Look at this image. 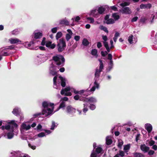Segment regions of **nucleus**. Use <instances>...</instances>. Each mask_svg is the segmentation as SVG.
Listing matches in <instances>:
<instances>
[{
  "instance_id": "72a5a7b5",
  "label": "nucleus",
  "mask_w": 157,
  "mask_h": 157,
  "mask_svg": "<svg viewBox=\"0 0 157 157\" xmlns=\"http://www.w3.org/2000/svg\"><path fill=\"white\" fill-rule=\"evenodd\" d=\"M97 52L98 51L97 50L95 49H94L92 50L91 51V54L92 55L95 56L96 55Z\"/></svg>"
},
{
  "instance_id": "a18cd8bd",
  "label": "nucleus",
  "mask_w": 157,
  "mask_h": 157,
  "mask_svg": "<svg viewBox=\"0 0 157 157\" xmlns=\"http://www.w3.org/2000/svg\"><path fill=\"white\" fill-rule=\"evenodd\" d=\"M45 40L46 38L44 37L43 38L41 42V45L42 46H44L45 45Z\"/></svg>"
},
{
  "instance_id": "f3484780",
  "label": "nucleus",
  "mask_w": 157,
  "mask_h": 157,
  "mask_svg": "<svg viewBox=\"0 0 157 157\" xmlns=\"http://www.w3.org/2000/svg\"><path fill=\"white\" fill-rule=\"evenodd\" d=\"M12 113L17 116H20V112L17 108H14L12 112Z\"/></svg>"
},
{
  "instance_id": "0e129e2a",
  "label": "nucleus",
  "mask_w": 157,
  "mask_h": 157,
  "mask_svg": "<svg viewBox=\"0 0 157 157\" xmlns=\"http://www.w3.org/2000/svg\"><path fill=\"white\" fill-rule=\"evenodd\" d=\"M108 59L109 60H112V56L111 54H108Z\"/></svg>"
},
{
  "instance_id": "2eb2a0df",
  "label": "nucleus",
  "mask_w": 157,
  "mask_h": 157,
  "mask_svg": "<svg viewBox=\"0 0 157 157\" xmlns=\"http://www.w3.org/2000/svg\"><path fill=\"white\" fill-rule=\"evenodd\" d=\"M151 7V4L148 3L147 4H141L140 6V8L141 9L145 8H150Z\"/></svg>"
},
{
  "instance_id": "79ce46f5",
  "label": "nucleus",
  "mask_w": 157,
  "mask_h": 157,
  "mask_svg": "<svg viewBox=\"0 0 157 157\" xmlns=\"http://www.w3.org/2000/svg\"><path fill=\"white\" fill-rule=\"evenodd\" d=\"M38 136L39 137H42L45 136V134L44 132H41L38 134Z\"/></svg>"
},
{
  "instance_id": "052dcab7",
  "label": "nucleus",
  "mask_w": 157,
  "mask_h": 157,
  "mask_svg": "<svg viewBox=\"0 0 157 157\" xmlns=\"http://www.w3.org/2000/svg\"><path fill=\"white\" fill-rule=\"evenodd\" d=\"M102 38L104 41L105 42H106L108 39L107 37L106 36L103 35L102 36Z\"/></svg>"
},
{
  "instance_id": "864d4df0",
  "label": "nucleus",
  "mask_w": 157,
  "mask_h": 157,
  "mask_svg": "<svg viewBox=\"0 0 157 157\" xmlns=\"http://www.w3.org/2000/svg\"><path fill=\"white\" fill-rule=\"evenodd\" d=\"M80 37L79 36H75L74 37V39L76 41L79 40Z\"/></svg>"
},
{
  "instance_id": "1a4fd4ad",
  "label": "nucleus",
  "mask_w": 157,
  "mask_h": 157,
  "mask_svg": "<svg viewBox=\"0 0 157 157\" xmlns=\"http://www.w3.org/2000/svg\"><path fill=\"white\" fill-rule=\"evenodd\" d=\"M89 15L90 16L97 17H98V9H95L92 10Z\"/></svg>"
},
{
  "instance_id": "5701e85b",
  "label": "nucleus",
  "mask_w": 157,
  "mask_h": 157,
  "mask_svg": "<svg viewBox=\"0 0 157 157\" xmlns=\"http://www.w3.org/2000/svg\"><path fill=\"white\" fill-rule=\"evenodd\" d=\"M105 10V8L102 6L99 7V14H103L104 13Z\"/></svg>"
},
{
  "instance_id": "3c124183",
  "label": "nucleus",
  "mask_w": 157,
  "mask_h": 157,
  "mask_svg": "<svg viewBox=\"0 0 157 157\" xmlns=\"http://www.w3.org/2000/svg\"><path fill=\"white\" fill-rule=\"evenodd\" d=\"M57 79V76H56L53 78V84L54 85H56V80Z\"/></svg>"
},
{
  "instance_id": "bf43d9fd",
  "label": "nucleus",
  "mask_w": 157,
  "mask_h": 157,
  "mask_svg": "<svg viewBox=\"0 0 157 157\" xmlns=\"http://www.w3.org/2000/svg\"><path fill=\"white\" fill-rule=\"evenodd\" d=\"M28 145L29 147H30L33 150H35L36 148V147L35 146H32L30 144H29Z\"/></svg>"
},
{
  "instance_id": "39448f33",
  "label": "nucleus",
  "mask_w": 157,
  "mask_h": 157,
  "mask_svg": "<svg viewBox=\"0 0 157 157\" xmlns=\"http://www.w3.org/2000/svg\"><path fill=\"white\" fill-rule=\"evenodd\" d=\"M54 104L52 103H48L46 101H44L42 103V106L45 109L47 108L48 106H50L52 108V109H54Z\"/></svg>"
},
{
  "instance_id": "dca6fc26",
  "label": "nucleus",
  "mask_w": 157,
  "mask_h": 157,
  "mask_svg": "<svg viewBox=\"0 0 157 157\" xmlns=\"http://www.w3.org/2000/svg\"><path fill=\"white\" fill-rule=\"evenodd\" d=\"M10 41L11 44H15L21 42L19 39L16 38H11L10 40Z\"/></svg>"
},
{
  "instance_id": "e433bc0d",
  "label": "nucleus",
  "mask_w": 157,
  "mask_h": 157,
  "mask_svg": "<svg viewBox=\"0 0 157 157\" xmlns=\"http://www.w3.org/2000/svg\"><path fill=\"white\" fill-rule=\"evenodd\" d=\"M84 108L83 109V111L84 113H86L88 111V109L87 106L88 105L86 104H84Z\"/></svg>"
},
{
  "instance_id": "9d476101",
  "label": "nucleus",
  "mask_w": 157,
  "mask_h": 157,
  "mask_svg": "<svg viewBox=\"0 0 157 157\" xmlns=\"http://www.w3.org/2000/svg\"><path fill=\"white\" fill-rule=\"evenodd\" d=\"M141 150L144 153L147 152L149 150V147L147 146L145 144H141L140 146Z\"/></svg>"
},
{
  "instance_id": "2f4dec72",
  "label": "nucleus",
  "mask_w": 157,
  "mask_h": 157,
  "mask_svg": "<svg viewBox=\"0 0 157 157\" xmlns=\"http://www.w3.org/2000/svg\"><path fill=\"white\" fill-rule=\"evenodd\" d=\"M88 101L91 103H94L97 101L94 98L90 97L88 99Z\"/></svg>"
},
{
  "instance_id": "b1692460",
  "label": "nucleus",
  "mask_w": 157,
  "mask_h": 157,
  "mask_svg": "<svg viewBox=\"0 0 157 157\" xmlns=\"http://www.w3.org/2000/svg\"><path fill=\"white\" fill-rule=\"evenodd\" d=\"M115 22L114 20L112 18H110L108 19L106 22L104 21V23H106L107 24L109 25L110 24H113Z\"/></svg>"
},
{
  "instance_id": "7ed1b4c3",
  "label": "nucleus",
  "mask_w": 157,
  "mask_h": 157,
  "mask_svg": "<svg viewBox=\"0 0 157 157\" xmlns=\"http://www.w3.org/2000/svg\"><path fill=\"white\" fill-rule=\"evenodd\" d=\"M53 109H51L50 108H47V110L43 109L42 111V115L45 114V116L47 117L51 114L53 111Z\"/></svg>"
},
{
  "instance_id": "20e7f679",
  "label": "nucleus",
  "mask_w": 157,
  "mask_h": 157,
  "mask_svg": "<svg viewBox=\"0 0 157 157\" xmlns=\"http://www.w3.org/2000/svg\"><path fill=\"white\" fill-rule=\"evenodd\" d=\"M66 111L68 114H72L76 112V109L70 105L67 106L66 107Z\"/></svg>"
},
{
  "instance_id": "423d86ee",
  "label": "nucleus",
  "mask_w": 157,
  "mask_h": 157,
  "mask_svg": "<svg viewBox=\"0 0 157 157\" xmlns=\"http://www.w3.org/2000/svg\"><path fill=\"white\" fill-rule=\"evenodd\" d=\"M45 46L49 49H53L56 47V44L55 43L52 44L51 41H48L46 43Z\"/></svg>"
},
{
  "instance_id": "c03bdc74",
  "label": "nucleus",
  "mask_w": 157,
  "mask_h": 157,
  "mask_svg": "<svg viewBox=\"0 0 157 157\" xmlns=\"http://www.w3.org/2000/svg\"><path fill=\"white\" fill-rule=\"evenodd\" d=\"M123 144V141L121 140V141H118L117 146L119 147H121Z\"/></svg>"
},
{
  "instance_id": "5fc2aeb1",
  "label": "nucleus",
  "mask_w": 157,
  "mask_h": 157,
  "mask_svg": "<svg viewBox=\"0 0 157 157\" xmlns=\"http://www.w3.org/2000/svg\"><path fill=\"white\" fill-rule=\"evenodd\" d=\"M109 14H107L106 15L104 18V21H107L108 20V19H109Z\"/></svg>"
},
{
  "instance_id": "49530a36",
  "label": "nucleus",
  "mask_w": 157,
  "mask_h": 157,
  "mask_svg": "<svg viewBox=\"0 0 157 157\" xmlns=\"http://www.w3.org/2000/svg\"><path fill=\"white\" fill-rule=\"evenodd\" d=\"M140 133H138L136 135V142H138V140L140 139Z\"/></svg>"
},
{
  "instance_id": "a211bd4d",
  "label": "nucleus",
  "mask_w": 157,
  "mask_h": 157,
  "mask_svg": "<svg viewBox=\"0 0 157 157\" xmlns=\"http://www.w3.org/2000/svg\"><path fill=\"white\" fill-rule=\"evenodd\" d=\"M59 78L61 80V85L62 87H64L66 86V80L64 78H63L61 76H59Z\"/></svg>"
},
{
  "instance_id": "c9c22d12",
  "label": "nucleus",
  "mask_w": 157,
  "mask_h": 157,
  "mask_svg": "<svg viewBox=\"0 0 157 157\" xmlns=\"http://www.w3.org/2000/svg\"><path fill=\"white\" fill-rule=\"evenodd\" d=\"M56 126V123L54 121H52V125L50 128V129L53 130L54 129L55 127Z\"/></svg>"
},
{
  "instance_id": "4c0bfd02",
  "label": "nucleus",
  "mask_w": 157,
  "mask_h": 157,
  "mask_svg": "<svg viewBox=\"0 0 157 157\" xmlns=\"http://www.w3.org/2000/svg\"><path fill=\"white\" fill-rule=\"evenodd\" d=\"M129 5V3L126 2H124V3H122L120 4V5L123 7H124L126 6H128Z\"/></svg>"
},
{
  "instance_id": "680f3d73",
  "label": "nucleus",
  "mask_w": 157,
  "mask_h": 157,
  "mask_svg": "<svg viewBox=\"0 0 157 157\" xmlns=\"http://www.w3.org/2000/svg\"><path fill=\"white\" fill-rule=\"evenodd\" d=\"M155 152L154 151L150 150L148 152V154L150 155H153L154 154Z\"/></svg>"
},
{
  "instance_id": "e2e57ef3",
  "label": "nucleus",
  "mask_w": 157,
  "mask_h": 157,
  "mask_svg": "<svg viewBox=\"0 0 157 157\" xmlns=\"http://www.w3.org/2000/svg\"><path fill=\"white\" fill-rule=\"evenodd\" d=\"M10 128V126L9 124H6L5 126V129L8 130Z\"/></svg>"
},
{
  "instance_id": "0eeeda50",
  "label": "nucleus",
  "mask_w": 157,
  "mask_h": 157,
  "mask_svg": "<svg viewBox=\"0 0 157 157\" xmlns=\"http://www.w3.org/2000/svg\"><path fill=\"white\" fill-rule=\"evenodd\" d=\"M50 73L53 76L56 75L57 74L56 72V67L54 65L51 67L49 69Z\"/></svg>"
},
{
  "instance_id": "8fccbe9b",
  "label": "nucleus",
  "mask_w": 157,
  "mask_h": 157,
  "mask_svg": "<svg viewBox=\"0 0 157 157\" xmlns=\"http://www.w3.org/2000/svg\"><path fill=\"white\" fill-rule=\"evenodd\" d=\"M42 115V112L41 113H36V114H34L33 115V116L34 117H38L39 116H41Z\"/></svg>"
},
{
  "instance_id": "ea45409f",
  "label": "nucleus",
  "mask_w": 157,
  "mask_h": 157,
  "mask_svg": "<svg viewBox=\"0 0 157 157\" xmlns=\"http://www.w3.org/2000/svg\"><path fill=\"white\" fill-rule=\"evenodd\" d=\"M118 155H120L121 156L123 157L125 156V153L122 150H120L119 151V153H118Z\"/></svg>"
},
{
  "instance_id": "6e6552de",
  "label": "nucleus",
  "mask_w": 157,
  "mask_h": 157,
  "mask_svg": "<svg viewBox=\"0 0 157 157\" xmlns=\"http://www.w3.org/2000/svg\"><path fill=\"white\" fill-rule=\"evenodd\" d=\"M122 13L126 14H130L131 13V11L128 7H122L121 11Z\"/></svg>"
},
{
  "instance_id": "7c9ffc66",
  "label": "nucleus",
  "mask_w": 157,
  "mask_h": 157,
  "mask_svg": "<svg viewBox=\"0 0 157 157\" xmlns=\"http://www.w3.org/2000/svg\"><path fill=\"white\" fill-rule=\"evenodd\" d=\"M130 148V146L129 144H128L125 145L124 147V150L126 152H128L127 150H129Z\"/></svg>"
},
{
  "instance_id": "a19ab883",
  "label": "nucleus",
  "mask_w": 157,
  "mask_h": 157,
  "mask_svg": "<svg viewBox=\"0 0 157 157\" xmlns=\"http://www.w3.org/2000/svg\"><path fill=\"white\" fill-rule=\"evenodd\" d=\"M101 56L103 57L105 56L106 55L108 54L107 52L106 51H105V52L103 51H101Z\"/></svg>"
},
{
  "instance_id": "f03ea898",
  "label": "nucleus",
  "mask_w": 157,
  "mask_h": 157,
  "mask_svg": "<svg viewBox=\"0 0 157 157\" xmlns=\"http://www.w3.org/2000/svg\"><path fill=\"white\" fill-rule=\"evenodd\" d=\"M66 47V42L64 39L63 38L60 39L57 44L58 52H62L64 50Z\"/></svg>"
},
{
  "instance_id": "09e8293b",
  "label": "nucleus",
  "mask_w": 157,
  "mask_h": 157,
  "mask_svg": "<svg viewBox=\"0 0 157 157\" xmlns=\"http://www.w3.org/2000/svg\"><path fill=\"white\" fill-rule=\"evenodd\" d=\"M87 19L88 20H89V21H90V23H93L94 21V18H92L91 17H87Z\"/></svg>"
},
{
  "instance_id": "de8ad7c7",
  "label": "nucleus",
  "mask_w": 157,
  "mask_h": 157,
  "mask_svg": "<svg viewBox=\"0 0 157 157\" xmlns=\"http://www.w3.org/2000/svg\"><path fill=\"white\" fill-rule=\"evenodd\" d=\"M57 30V27H54L51 29V31L52 33H56Z\"/></svg>"
},
{
  "instance_id": "774afa93",
  "label": "nucleus",
  "mask_w": 157,
  "mask_h": 157,
  "mask_svg": "<svg viewBox=\"0 0 157 157\" xmlns=\"http://www.w3.org/2000/svg\"><path fill=\"white\" fill-rule=\"evenodd\" d=\"M97 157V154L96 153L93 152L92 153L90 157Z\"/></svg>"
},
{
  "instance_id": "ddd939ff",
  "label": "nucleus",
  "mask_w": 157,
  "mask_h": 157,
  "mask_svg": "<svg viewBox=\"0 0 157 157\" xmlns=\"http://www.w3.org/2000/svg\"><path fill=\"white\" fill-rule=\"evenodd\" d=\"M110 138L109 136H107L106 138V144L107 145L111 144L113 143V140Z\"/></svg>"
},
{
  "instance_id": "6ab92c4d",
  "label": "nucleus",
  "mask_w": 157,
  "mask_h": 157,
  "mask_svg": "<svg viewBox=\"0 0 157 157\" xmlns=\"http://www.w3.org/2000/svg\"><path fill=\"white\" fill-rule=\"evenodd\" d=\"M11 132H8L7 134V136L8 138L9 139H11L14 136V133H13V128H11Z\"/></svg>"
},
{
  "instance_id": "393cba45",
  "label": "nucleus",
  "mask_w": 157,
  "mask_h": 157,
  "mask_svg": "<svg viewBox=\"0 0 157 157\" xmlns=\"http://www.w3.org/2000/svg\"><path fill=\"white\" fill-rule=\"evenodd\" d=\"M8 124H11L13 126L12 128H13V127L17 128L18 126L17 124L14 121L12 120L11 121H10L8 122Z\"/></svg>"
},
{
  "instance_id": "aec40b11",
  "label": "nucleus",
  "mask_w": 157,
  "mask_h": 157,
  "mask_svg": "<svg viewBox=\"0 0 157 157\" xmlns=\"http://www.w3.org/2000/svg\"><path fill=\"white\" fill-rule=\"evenodd\" d=\"M59 24L68 25H69V23L66 19H62L59 21Z\"/></svg>"
},
{
  "instance_id": "603ef678",
  "label": "nucleus",
  "mask_w": 157,
  "mask_h": 157,
  "mask_svg": "<svg viewBox=\"0 0 157 157\" xmlns=\"http://www.w3.org/2000/svg\"><path fill=\"white\" fill-rule=\"evenodd\" d=\"M138 17L137 16L134 17L131 20L132 22H135L137 21Z\"/></svg>"
},
{
  "instance_id": "f257e3e1",
  "label": "nucleus",
  "mask_w": 157,
  "mask_h": 157,
  "mask_svg": "<svg viewBox=\"0 0 157 157\" xmlns=\"http://www.w3.org/2000/svg\"><path fill=\"white\" fill-rule=\"evenodd\" d=\"M52 59L56 62V64L57 66H60L62 63L63 64L65 61L63 56L62 55H57L52 57Z\"/></svg>"
},
{
  "instance_id": "69168bd1",
  "label": "nucleus",
  "mask_w": 157,
  "mask_h": 157,
  "mask_svg": "<svg viewBox=\"0 0 157 157\" xmlns=\"http://www.w3.org/2000/svg\"><path fill=\"white\" fill-rule=\"evenodd\" d=\"M42 128V125L40 124H38V125L37 126V130H40V129H41Z\"/></svg>"
},
{
  "instance_id": "4468645a",
  "label": "nucleus",
  "mask_w": 157,
  "mask_h": 157,
  "mask_svg": "<svg viewBox=\"0 0 157 157\" xmlns=\"http://www.w3.org/2000/svg\"><path fill=\"white\" fill-rule=\"evenodd\" d=\"M22 129H25L26 130H29L31 128V126L30 125H27L25 123H23L21 126Z\"/></svg>"
},
{
  "instance_id": "4d7b16f0",
  "label": "nucleus",
  "mask_w": 157,
  "mask_h": 157,
  "mask_svg": "<svg viewBox=\"0 0 157 157\" xmlns=\"http://www.w3.org/2000/svg\"><path fill=\"white\" fill-rule=\"evenodd\" d=\"M74 99L75 100H78L79 99V96L78 95H76L74 96Z\"/></svg>"
},
{
  "instance_id": "338daca9",
  "label": "nucleus",
  "mask_w": 157,
  "mask_h": 157,
  "mask_svg": "<svg viewBox=\"0 0 157 157\" xmlns=\"http://www.w3.org/2000/svg\"><path fill=\"white\" fill-rule=\"evenodd\" d=\"M149 145L150 146H152L155 143V142L154 140H151L149 143Z\"/></svg>"
},
{
  "instance_id": "c756f323",
  "label": "nucleus",
  "mask_w": 157,
  "mask_h": 157,
  "mask_svg": "<svg viewBox=\"0 0 157 157\" xmlns=\"http://www.w3.org/2000/svg\"><path fill=\"white\" fill-rule=\"evenodd\" d=\"M100 62V67L99 70V72L102 71V69H103L104 67L103 64L101 60H99Z\"/></svg>"
},
{
  "instance_id": "58836bf2",
  "label": "nucleus",
  "mask_w": 157,
  "mask_h": 157,
  "mask_svg": "<svg viewBox=\"0 0 157 157\" xmlns=\"http://www.w3.org/2000/svg\"><path fill=\"white\" fill-rule=\"evenodd\" d=\"M133 36L132 35H131L128 38V41L129 43L131 44L132 43V39H133Z\"/></svg>"
},
{
  "instance_id": "473e14b6",
  "label": "nucleus",
  "mask_w": 157,
  "mask_h": 157,
  "mask_svg": "<svg viewBox=\"0 0 157 157\" xmlns=\"http://www.w3.org/2000/svg\"><path fill=\"white\" fill-rule=\"evenodd\" d=\"M72 35L69 33L66 34L65 38L67 41H68L71 38Z\"/></svg>"
},
{
  "instance_id": "a878e982",
  "label": "nucleus",
  "mask_w": 157,
  "mask_h": 157,
  "mask_svg": "<svg viewBox=\"0 0 157 157\" xmlns=\"http://www.w3.org/2000/svg\"><path fill=\"white\" fill-rule=\"evenodd\" d=\"M112 17L114 18L115 21H117L120 18L119 16L117 14V13H114L112 14Z\"/></svg>"
},
{
  "instance_id": "f704fd0d",
  "label": "nucleus",
  "mask_w": 157,
  "mask_h": 157,
  "mask_svg": "<svg viewBox=\"0 0 157 157\" xmlns=\"http://www.w3.org/2000/svg\"><path fill=\"white\" fill-rule=\"evenodd\" d=\"M65 102L64 101H62L60 103V104L59 106V109H60L63 108L65 106Z\"/></svg>"
},
{
  "instance_id": "bb28decb",
  "label": "nucleus",
  "mask_w": 157,
  "mask_h": 157,
  "mask_svg": "<svg viewBox=\"0 0 157 157\" xmlns=\"http://www.w3.org/2000/svg\"><path fill=\"white\" fill-rule=\"evenodd\" d=\"M99 28H100L101 30L104 31V32L107 33H108L109 32V31L107 29V28L105 26H104L102 25H100L99 27Z\"/></svg>"
},
{
  "instance_id": "37998d69",
  "label": "nucleus",
  "mask_w": 157,
  "mask_h": 157,
  "mask_svg": "<svg viewBox=\"0 0 157 157\" xmlns=\"http://www.w3.org/2000/svg\"><path fill=\"white\" fill-rule=\"evenodd\" d=\"M89 107L90 109L92 110L96 108L95 106L94 105L92 104H90Z\"/></svg>"
},
{
  "instance_id": "c85d7f7f",
  "label": "nucleus",
  "mask_w": 157,
  "mask_h": 157,
  "mask_svg": "<svg viewBox=\"0 0 157 157\" xmlns=\"http://www.w3.org/2000/svg\"><path fill=\"white\" fill-rule=\"evenodd\" d=\"M63 35V33L61 32H58L57 33L56 36V40H58L59 38H61Z\"/></svg>"
},
{
  "instance_id": "f8f14e48",
  "label": "nucleus",
  "mask_w": 157,
  "mask_h": 157,
  "mask_svg": "<svg viewBox=\"0 0 157 157\" xmlns=\"http://www.w3.org/2000/svg\"><path fill=\"white\" fill-rule=\"evenodd\" d=\"M145 129L149 133H150L152 130V127L150 124H145Z\"/></svg>"
},
{
  "instance_id": "6e6d98bb",
  "label": "nucleus",
  "mask_w": 157,
  "mask_h": 157,
  "mask_svg": "<svg viewBox=\"0 0 157 157\" xmlns=\"http://www.w3.org/2000/svg\"><path fill=\"white\" fill-rule=\"evenodd\" d=\"M103 43L104 46L105 47V48H106L109 47V45H108V44L107 42H105V41H103Z\"/></svg>"
},
{
  "instance_id": "4be33fe9",
  "label": "nucleus",
  "mask_w": 157,
  "mask_h": 157,
  "mask_svg": "<svg viewBox=\"0 0 157 157\" xmlns=\"http://www.w3.org/2000/svg\"><path fill=\"white\" fill-rule=\"evenodd\" d=\"M95 86H93L89 90L90 92H93L95 90L96 87L97 88H98V83L95 80L94 82Z\"/></svg>"
},
{
  "instance_id": "13d9d810",
  "label": "nucleus",
  "mask_w": 157,
  "mask_h": 157,
  "mask_svg": "<svg viewBox=\"0 0 157 157\" xmlns=\"http://www.w3.org/2000/svg\"><path fill=\"white\" fill-rule=\"evenodd\" d=\"M111 8L112 10H114V11H117V8L115 6H111Z\"/></svg>"
},
{
  "instance_id": "cd10ccee",
  "label": "nucleus",
  "mask_w": 157,
  "mask_h": 157,
  "mask_svg": "<svg viewBox=\"0 0 157 157\" xmlns=\"http://www.w3.org/2000/svg\"><path fill=\"white\" fill-rule=\"evenodd\" d=\"M82 44L84 46H87L88 45L89 42L86 39L84 38L82 41Z\"/></svg>"
},
{
  "instance_id": "9b49d317",
  "label": "nucleus",
  "mask_w": 157,
  "mask_h": 157,
  "mask_svg": "<svg viewBox=\"0 0 157 157\" xmlns=\"http://www.w3.org/2000/svg\"><path fill=\"white\" fill-rule=\"evenodd\" d=\"M33 34L34 38L36 40L40 39L43 36L42 33L40 32L35 33Z\"/></svg>"
},
{
  "instance_id": "412c9836",
  "label": "nucleus",
  "mask_w": 157,
  "mask_h": 157,
  "mask_svg": "<svg viewBox=\"0 0 157 157\" xmlns=\"http://www.w3.org/2000/svg\"><path fill=\"white\" fill-rule=\"evenodd\" d=\"M133 156L134 157H145V156L142 154L136 152L133 153Z\"/></svg>"
}]
</instances>
